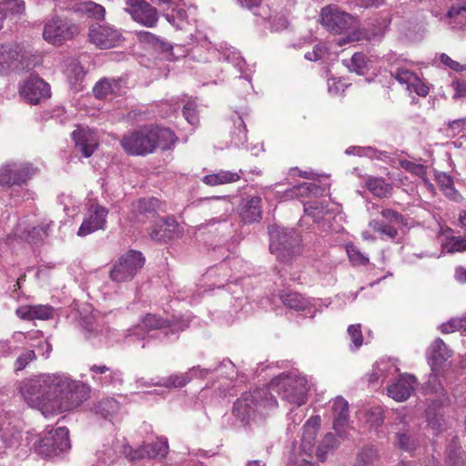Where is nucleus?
<instances>
[{
    "instance_id": "5",
    "label": "nucleus",
    "mask_w": 466,
    "mask_h": 466,
    "mask_svg": "<svg viewBox=\"0 0 466 466\" xmlns=\"http://www.w3.org/2000/svg\"><path fill=\"white\" fill-rule=\"evenodd\" d=\"M71 448L69 431L66 427H58L55 431H49L35 446L38 454L45 457L57 456Z\"/></svg>"
},
{
    "instance_id": "28",
    "label": "nucleus",
    "mask_w": 466,
    "mask_h": 466,
    "mask_svg": "<svg viewBox=\"0 0 466 466\" xmlns=\"http://www.w3.org/2000/svg\"><path fill=\"white\" fill-rule=\"evenodd\" d=\"M399 371L395 362L391 360H380L376 362L372 372L370 375V381L376 382L380 380H384L390 375H394Z\"/></svg>"
},
{
    "instance_id": "45",
    "label": "nucleus",
    "mask_w": 466,
    "mask_h": 466,
    "mask_svg": "<svg viewBox=\"0 0 466 466\" xmlns=\"http://www.w3.org/2000/svg\"><path fill=\"white\" fill-rule=\"evenodd\" d=\"M116 407V401L114 399L101 400L96 407V411L106 420H111Z\"/></svg>"
},
{
    "instance_id": "54",
    "label": "nucleus",
    "mask_w": 466,
    "mask_h": 466,
    "mask_svg": "<svg viewBox=\"0 0 466 466\" xmlns=\"http://www.w3.org/2000/svg\"><path fill=\"white\" fill-rule=\"evenodd\" d=\"M4 12L11 13L13 15H19L25 11V2L23 0H7L5 4Z\"/></svg>"
},
{
    "instance_id": "61",
    "label": "nucleus",
    "mask_w": 466,
    "mask_h": 466,
    "mask_svg": "<svg viewBox=\"0 0 466 466\" xmlns=\"http://www.w3.org/2000/svg\"><path fill=\"white\" fill-rule=\"evenodd\" d=\"M363 37V33L360 30L351 32L349 35L338 39V45L342 46L346 43L359 41Z\"/></svg>"
},
{
    "instance_id": "30",
    "label": "nucleus",
    "mask_w": 466,
    "mask_h": 466,
    "mask_svg": "<svg viewBox=\"0 0 466 466\" xmlns=\"http://www.w3.org/2000/svg\"><path fill=\"white\" fill-rule=\"evenodd\" d=\"M365 186L374 196L381 198L390 197L392 190V187L382 177H368Z\"/></svg>"
},
{
    "instance_id": "56",
    "label": "nucleus",
    "mask_w": 466,
    "mask_h": 466,
    "mask_svg": "<svg viewBox=\"0 0 466 466\" xmlns=\"http://www.w3.org/2000/svg\"><path fill=\"white\" fill-rule=\"evenodd\" d=\"M368 420L370 422L371 425L380 426L384 421L383 412L381 408L380 407H374L370 409L368 413Z\"/></svg>"
},
{
    "instance_id": "46",
    "label": "nucleus",
    "mask_w": 466,
    "mask_h": 466,
    "mask_svg": "<svg viewBox=\"0 0 466 466\" xmlns=\"http://www.w3.org/2000/svg\"><path fill=\"white\" fill-rule=\"evenodd\" d=\"M439 329L443 334L451 333L460 329L466 330V318H455L442 323Z\"/></svg>"
},
{
    "instance_id": "64",
    "label": "nucleus",
    "mask_w": 466,
    "mask_h": 466,
    "mask_svg": "<svg viewBox=\"0 0 466 466\" xmlns=\"http://www.w3.org/2000/svg\"><path fill=\"white\" fill-rule=\"evenodd\" d=\"M238 3L248 9H252L254 7H258L262 0H237Z\"/></svg>"
},
{
    "instance_id": "57",
    "label": "nucleus",
    "mask_w": 466,
    "mask_h": 466,
    "mask_svg": "<svg viewBox=\"0 0 466 466\" xmlns=\"http://www.w3.org/2000/svg\"><path fill=\"white\" fill-rule=\"evenodd\" d=\"M449 252H461L466 250V238H452L447 245Z\"/></svg>"
},
{
    "instance_id": "6",
    "label": "nucleus",
    "mask_w": 466,
    "mask_h": 466,
    "mask_svg": "<svg viewBox=\"0 0 466 466\" xmlns=\"http://www.w3.org/2000/svg\"><path fill=\"white\" fill-rule=\"evenodd\" d=\"M79 33L78 26L67 19L56 17L44 26L43 37L52 45H62Z\"/></svg>"
},
{
    "instance_id": "33",
    "label": "nucleus",
    "mask_w": 466,
    "mask_h": 466,
    "mask_svg": "<svg viewBox=\"0 0 466 466\" xmlns=\"http://www.w3.org/2000/svg\"><path fill=\"white\" fill-rule=\"evenodd\" d=\"M280 299L286 307L295 310H304L309 305L308 299L298 292H286Z\"/></svg>"
},
{
    "instance_id": "43",
    "label": "nucleus",
    "mask_w": 466,
    "mask_h": 466,
    "mask_svg": "<svg viewBox=\"0 0 466 466\" xmlns=\"http://www.w3.org/2000/svg\"><path fill=\"white\" fill-rule=\"evenodd\" d=\"M113 82L114 80L106 77L100 79L93 87L94 96L98 99L105 98L113 92Z\"/></svg>"
},
{
    "instance_id": "32",
    "label": "nucleus",
    "mask_w": 466,
    "mask_h": 466,
    "mask_svg": "<svg viewBox=\"0 0 466 466\" xmlns=\"http://www.w3.org/2000/svg\"><path fill=\"white\" fill-rule=\"evenodd\" d=\"M89 371L91 373L92 380L96 383L101 386L112 383L114 378L113 371L110 370V369L107 366L103 364H94L89 367Z\"/></svg>"
},
{
    "instance_id": "53",
    "label": "nucleus",
    "mask_w": 466,
    "mask_h": 466,
    "mask_svg": "<svg viewBox=\"0 0 466 466\" xmlns=\"http://www.w3.org/2000/svg\"><path fill=\"white\" fill-rule=\"evenodd\" d=\"M349 67L351 71H355L359 75L363 74L366 68L365 56L360 53H355L350 59V65Z\"/></svg>"
},
{
    "instance_id": "24",
    "label": "nucleus",
    "mask_w": 466,
    "mask_h": 466,
    "mask_svg": "<svg viewBox=\"0 0 466 466\" xmlns=\"http://www.w3.org/2000/svg\"><path fill=\"white\" fill-rule=\"evenodd\" d=\"M443 22L452 30L466 31V5H452L443 17Z\"/></svg>"
},
{
    "instance_id": "25",
    "label": "nucleus",
    "mask_w": 466,
    "mask_h": 466,
    "mask_svg": "<svg viewBox=\"0 0 466 466\" xmlns=\"http://www.w3.org/2000/svg\"><path fill=\"white\" fill-rule=\"evenodd\" d=\"M333 411V428L341 434V429L346 425L349 420V405L342 397H337L332 404Z\"/></svg>"
},
{
    "instance_id": "31",
    "label": "nucleus",
    "mask_w": 466,
    "mask_h": 466,
    "mask_svg": "<svg viewBox=\"0 0 466 466\" xmlns=\"http://www.w3.org/2000/svg\"><path fill=\"white\" fill-rule=\"evenodd\" d=\"M165 321L157 315L147 314L144 317L140 324L133 328V333L137 335L138 339H144L143 332L145 330L161 329Z\"/></svg>"
},
{
    "instance_id": "60",
    "label": "nucleus",
    "mask_w": 466,
    "mask_h": 466,
    "mask_svg": "<svg viewBox=\"0 0 466 466\" xmlns=\"http://www.w3.org/2000/svg\"><path fill=\"white\" fill-rule=\"evenodd\" d=\"M235 129L238 130L236 133L238 143L243 145L248 141L246 126L241 117H238V124L235 123Z\"/></svg>"
},
{
    "instance_id": "44",
    "label": "nucleus",
    "mask_w": 466,
    "mask_h": 466,
    "mask_svg": "<svg viewBox=\"0 0 466 466\" xmlns=\"http://www.w3.org/2000/svg\"><path fill=\"white\" fill-rule=\"evenodd\" d=\"M447 466H461L463 463L462 452L453 441L447 450Z\"/></svg>"
},
{
    "instance_id": "48",
    "label": "nucleus",
    "mask_w": 466,
    "mask_h": 466,
    "mask_svg": "<svg viewBox=\"0 0 466 466\" xmlns=\"http://www.w3.org/2000/svg\"><path fill=\"white\" fill-rule=\"evenodd\" d=\"M197 103L189 99L183 106V116L186 120L192 126H196L198 124V115L197 111Z\"/></svg>"
},
{
    "instance_id": "26",
    "label": "nucleus",
    "mask_w": 466,
    "mask_h": 466,
    "mask_svg": "<svg viewBox=\"0 0 466 466\" xmlns=\"http://www.w3.org/2000/svg\"><path fill=\"white\" fill-rule=\"evenodd\" d=\"M150 129L154 149L159 147L162 150H167L175 144L177 137L169 128L150 127Z\"/></svg>"
},
{
    "instance_id": "13",
    "label": "nucleus",
    "mask_w": 466,
    "mask_h": 466,
    "mask_svg": "<svg viewBox=\"0 0 466 466\" xmlns=\"http://www.w3.org/2000/svg\"><path fill=\"white\" fill-rule=\"evenodd\" d=\"M124 9L135 21L147 27L155 26L158 20L157 9L144 0H127Z\"/></svg>"
},
{
    "instance_id": "10",
    "label": "nucleus",
    "mask_w": 466,
    "mask_h": 466,
    "mask_svg": "<svg viewBox=\"0 0 466 466\" xmlns=\"http://www.w3.org/2000/svg\"><path fill=\"white\" fill-rule=\"evenodd\" d=\"M321 24L330 32L341 34L350 29L355 20L350 14L339 10L335 5H328L321 9Z\"/></svg>"
},
{
    "instance_id": "38",
    "label": "nucleus",
    "mask_w": 466,
    "mask_h": 466,
    "mask_svg": "<svg viewBox=\"0 0 466 466\" xmlns=\"http://www.w3.org/2000/svg\"><path fill=\"white\" fill-rule=\"evenodd\" d=\"M377 451L373 448H365L358 455L355 466H379Z\"/></svg>"
},
{
    "instance_id": "59",
    "label": "nucleus",
    "mask_w": 466,
    "mask_h": 466,
    "mask_svg": "<svg viewBox=\"0 0 466 466\" xmlns=\"http://www.w3.org/2000/svg\"><path fill=\"white\" fill-rule=\"evenodd\" d=\"M447 126L453 135L460 134L466 129V117L449 121Z\"/></svg>"
},
{
    "instance_id": "4",
    "label": "nucleus",
    "mask_w": 466,
    "mask_h": 466,
    "mask_svg": "<svg viewBox=\"0 0 466 466\" xmlns=\"http://www.w3.org/2000/svg\"><path fill=\"white\" fill-rule=\"evenodd\" d=\"M270 238L269 249L279 260L289 261L300 253V237L293 229L272 225L268 228Z\"/></svg>"
},
{
    "instance_id": "21",
    "label": "nucleus",
    "mask_w": 466,
    "mask_h": 466,
    "mask_svg": "<svg viewBox=\"0 0 466 466\" xmlns=\"http://www.w3.org/2000/svg\"><path fill=\"white\" fill-rule=\"evenodd\" d=\"M208 373V370L193 367L188 372L172 374L167 378L161 379L158 382L154 383V385L166 388H182L191 380L193 376L205 377Z\"/></svg>"
},
{
    "instance_id": "62",
    "label": "nucleus",
    "mask_w": 466,
    "mask_h": 466,
    "mask_svg": "<svg viewBox=\"0 0 466 466\" xmlns=\"http://www.w3.org/2000/svg\"><path fill=\"white\" fill-rule=\"evenodd\" d=\"M440 60L442 64H444L445 66H447L448 67H450L451 69L452 70H455V71H460L461 70V66L460 65V63H458L457 61H454L452 60L448 55L446 54H441L440 56Z\"/></svg>"
},
{
    "instance_id": "12",
    "label": "nucleus",
    "mask_w": 466,
    "mask_h": 466,
    "mask_svg": "<svg viewBox=\"0 0 466 466\" xmlns=\"http://www.w3.org/2000/svg\"><path fill=\"white\" fill-rule=\"evenodd\" d=\"M167 451L168 444L166 439H158L152 443L143 444L137 450L129 445H123L122 449V453L131 461L146 458H163Z\"/></svg>"
},
{
    "instance_id": "23",
    "label": "nucleus",
    "mask_w": 466,
    "mask_h": 466,
    "mask_svg": "<svg viewBox=\"0 0 466 466\" xmlns=\"http://www.w3.org/2000/svg\"><path fill=\"white\" fill-rule=\"evenodd\" d=\"M54 309L49 305L23 306L17 309V316L25 320L49 319L53 317Z\"/></svg>"
},
{
    "instance_id": "42",
    "label": "nucleus",
    "mask_w": 466,
    "mask_h": 466,
    "mask_svg": "<svg viewBox=\"0 0 466 466\" xmlns=\"http://www.w3.org/2000/svg\"><path fill=\"white\" fill-rule=\"evenodd\" d=\"M138 38L141 42L151 45L154 47H159L163 51H167L171 48L168 43L161 41L157 35L148 31H140Z\"/></svg>"
},
{
    "instance_id": "34",
    "label": "nucleus",
    "mask_w": 466,
    "mask_h": 466,
    "mask_svg": "<svg viewBox=\"0 0 466 466\" xmlns=\"http://www.w3.org/2000/svg\"><path fill=\"white\" fill-rule=\"evenodd\" d=\"M370 227L373 231L379 233L380 238L384 240H395L399 235L398 229L395 225L387 224L380 220H372Z\"/></svg>"
},
{
    "instance_id": "37",
    "label": "nucleus",
    "mask_w": 466,
    "mask_h": 466,
    "mask_svg": "<svg viewBox=\"0 0 466 466\" xmlns=\"http://www.w3.org/2000/svg\"><path fill=\"white\" fill-rule=\"evenodd\" d=\"M53 226V222L49 221L41 226L33 227L26 232V240L33 243L42 241L45 238L48 237L50 228Z\"/></svg>"
},
{
    "instance_id": "50",
    "label": "nucleus",
    "mask_w": 466,
    "mask_h": 466,
    "mask_svg": "<svg viewBox=\"0 0 466 466\" xmlns=\"http://www.w3.org/2000/svg\"><path fill=\"white\" fill-rule=\"evenodd\" d=\"M36 359L33 350H25L15 361V370H23L30 362Z\"/></svg>"
},
{
    "instance_id": "1",
    "label": "nucleus",
    "mask_w": 466,
    "mask_h": 466,
    "mask_svg": "<svg viewBox=\"0 0 466 466\" xmlns=\"http://www.w3.org/2000/svg\"><path fill=\"white\" fill-rule=\"evenodd\" d=\"M25 401L50 416L74 410L89 397L90 388L63 372L41 374L23 383Z\"/></svg>"
},
{
    "instance_id": "40",
    "label": "nucleus",
    "mask_w": 466,
    "mask_h": 466,
    "mask_svg": "<svg viewBox=\"0 0 466 466\" xmlns=\"http://www.w3.org/2000/svg\"><path fill=\"white\" fill-rule=\"evenodd\" d=\"M79 10L88 17L96 20L103 19L106 13L104 6L94 2H86L81 4Z\"/></svg>"
},
{
    "instance_id": "17",
    "label": "nucleus",
    "mask_w": 466,
    "mask_h": 466,
    "mask_svg": "<svg viewBox=\"0 0 466 466\" xmlns=\"http://www.w3.org/2000/svg\"><path fill=\"white\" fill-rule=\"evenodd\" d=\"M106 215L107 210L105 208L98 205L91 206L87 216L78 229L77 235L80 237H85L97 229L103 228L106 223Z\"/></svg>"
},
{
    "instance_id": "36",
    "label": "nucleus",
    "mask_w": 466,
    "mask_h": 466,
    "mask_svg": "<svg viewBox=\"0 0 466 466\" xmlns=\"http://www.w3.org/2000/svg\"><path fill=\"white\" fill-rule=\"evenodd\" d=\"M400 166L406 171L420 177H422L429 188L433 187L432 184L430 183V181L427 178H425V176L427 174V167L424 165L405 159L400 161Z\"/></svg>"
},
{
    "instance_id": "7",
    "label": "nucleus",
    "mask_w": 466,
    "mask_h": 466,
    "mask_svg": "<svg viewBox=\"0 0 466 466\" xmlns=\"http://www.w3.org/2000/svg\"><path fill=\"white\" fill-rule=\"evenodd\" d=\"M28 58L29 54L17 44L0 45V74L27 68Z\"/></svg>"
},
{
    "instance_id": "58",
    "label": "nucleus",
    "mask_w": 466,
    "mask_h": 466,
    "mask_svg": "<svg viewBox=\"0 0 466 466\" xmlns=\"http://www.w3.org/2000/svg\"><path fill=\"white\" fill-rule=\"evenodd\" d=\"M397 444L403 451H411L415 447L414 441L406 433H399L397 435Z\"/></svg>"
},
{
    "instance_id": "22",
    "label": "nucleus",
    "mask_w": 466,
    "mask_h": 466,
    "mask_svg": "<svg viewBox=\"0 0 466 466\" xmlns=\"http://www.w3.org/2000/svg\"><path fill=\"white\" fill-rule=\"evenodd\" d=\"M321 419L319 415L310 417L303 426L301 438V449L310 454L315 447L317 434L320 427Z\"/></svg>"
},
{
    "instance_id": "49",
    "label": "nucleus",
    "mask_w": 466,
    "mask_h": 466,
    "mask_svg": "<svg viewBox=\"0 0 466 466\" xmlns=\"http://www.w3.org/2000/svg\"><path fill=\"white\" fill-rule=\"evenodd\" d=\"M159 208V200L156 198H143L137 202V211L141 214H154Z\"/></svg>"
},
{
    "instance_id": "14",
    "label": "nucleus",
    "mask_w": 466,
    "mask_h": 466,
    "mask_svg": "<svg viewBox=\"0 0 466 466\" xmlns=\"http://www.w3.org/2000/svg\"><path fill=\"white\" fill-rule=\"evenodd\" d=\"M34 173V167L28 163L7 164L0 169V185H20L26 182Z\"/></svg>"
},
{
    "instance_id": "55",
    "label": "nucleus",
    "mask_w": 466,
    "mask_h": 466,
    "mask_svg": "<svg viewBox=\"0 0 466 466\" xmlns=\"http://www.w3.org/2000/svg\"><path fill=\"white\" fill-rule=\"evenodd\" d=\"M327 52L328 48L324 44H318L314 46L311 52L305 54V58L309 61H318L323 58Z\"/></svg>"
},
{
    "instance_id": "11",
    "label": "nucleus",
    "mask_w": 466,
    "mask_h": 466,
    "mask_svg": "<svg viewBox=\"0 0 466 466\" xmlns=\"http://www.w3.org/2000/svg\"><path fill=\"white\" fill-rule=\"evenodd\" d=\"M19 94L27 103L37 105L51 96V89L42 78L30 76L20 85Z\"/></svg>"
},
{
    "instance_id": "29",
    "label": "nucleus",
    "mask_w": 466,
    "mask_h": 466,
    "mask_svg": "<svg viewBox=\"0 0 466 466\" xmlns=\"http://www.w3.org/2000/svg\"><path fill=\"white\" fill-rule=\"evenodd\" d=\"M242 174L243 171L241 169H239L238 172L220 170L217 173L205 176L202 180L206 185L214 187L236 182L240 179Z\"/></svg>"
},
{
    "instance_id": "16",
    "label": "nucleus",
    "mask_w": 466,
    "mask_h": 466,
    "mask_svg": "<svg viewBox=\"0 0 466 466\" xmlns=\"http://www.w3.org/2000/svg\"><path fill=\"white\" fill-rule=\"evenodd\" d=\"M391 76L409 92H414L420 96L425 97L430 91L429 86L414 72L406 68H397L391 72Z\"/></svg>"
},
{
    "instance_id": "8",
    "label": "nucleus",
    "mask_w": 466,
    "mask_h": 466,
    "mask_svg": "<svg viewBox=\"0 0 466 466\" xmlns=\"http://www.w3.org/2000/svg\"><path fill=\"white\" fill-rule=\"evenodd\" d=\"M451 356L444 341L438 338L434 339L428 350V361L431 367L432 373L429 377L428 385L435 392L441 391L443 389L439 381L436 371Z\"/></svg>"
},
{
    "instance_id": "20",
    "label": "nucleus",
    "mask_w": 466,
    "mask_h": 466,
    "mask_svg": "<svg viewBox=\"0 0 466 466\" xmlns=\"http://www.w3.org/2000/svg\"><path fill=\"white\" fill-rule=\"evenodd\" d=\"M416 379L412 375H400L396 382L388 387V395L397 401L406 400L414 390Z\"/></svg>"
},
{
    "instance_id": "15",
    "label": "nucleus",
    "mask_w": 466,
    "mask_h": 466,
    "mask_svg": "<svg viewBox=\"0 0 466 466\" xmlns=\"http://www.w3.org/2000/svg\"><path fill=\"white\" fill-rule=\"evenodd\" d=\"M145 258L141 252L129 250L118 261V282L131 280L143 267Z\"/></svg>"
},
{
    "instance_id": "27",
    "label": "nucleus",
    "mask_w": 466,
    "mask_h": 466,
    "mask_svg": "<svg viewBox=\"0 0 466 466\" xmlns=\"http://www.w3.org/2000/svg\"><path fill=\"white\" fill-rule=\"evenodd\" d=\"M261 214V198L254 196L245 201L241 210V217L245 223L258 221Z\"/></svg>"
},
{
    "instance_id": "41",
    "label": "nucleus",
    "mask_w": 466,
    "mask_h": 466,
    "mask_svg": "<svg viewBox=\"0 0 466 466\" xmlns=\"http://www.w3.org/2000/svg\"><path fill=\"white\" fill-rule=\"evenodd\" d=\"M168 227H170V225L167 222L155 225L149 232L150 238L158 242H165L171 238L172 232Z\"/></svg>"
},
{
    "instance_id": "35",
    "label": "nucleus",
    "mask_w": 466,
    "mask_h": 466,
    "mask_svg": "<svg viewBox=\"0 0 466 466\" xmlns=\"http://www.w3.org/2000/svg\"><path fill=\"white\" fill-rule=\"evenodd\" d=\"M337 446V439L331 432L327 433L317 448V457L319 461H324L329 451Z\"/></svg>"
},
{
    "instance_id": "18",
    "label": "nucleus",
    "mask_w": 466,
    "mask_h": 466,
    "mask_svg": "<svg viewBox=\"0 0 466 466\" xmlns=\"http://www.w3.org/2000/svg\"><path fill=\"white\" fill-rule=\"evenodd\" d=\"M88 36L90 41L101 49L115 46L116 41L115 30L99 24L90 25Z\"/></svg>"
},
{
    "instance_id": "9",
    "label": "nucleus",
    "mask_w": 466,
    "mask_h": 466,
    "mask_svg": "<svg viewBox=\"0 0 466 466\" xmlns=\"http://www.w3.org/2000/svg\"><path fill=\"white\" fill-rule=\"evenodd\" d=\"M121 145L123 148L131 155H147L155 150L151 129L147 127L125 136L121 141Z\"/></svg>"
},
{
    "instance_id": "63",
    "label": "nucleus",
    "mask_w": 466,
    "mask_h": 466,
    "mask_svg": "<svg viewBox=\"0 0 466 466\" xmlns=\"http://www.w3.org/2000/svg\"><path fill=\"white\" fill-rule=\"evenodd\" d=\"M83 329L86 339H91L97 334L96 324L92 321H86Z\"/></svg>"
},
{
    "instance_id": "47",
    "label": "nucleus",
    "mask_w": 466,
    "mask_h": 466,
    "mask_svg": "<svg viewBox=\"0 0 466 466\" xmlns=\"http://www.w3.org/2000/svg\"><path fill=\"white\" fill-rule=\"evenodd\" d=\"M348 336L351 340L350 348L354 350L360 349L363 344V335L360 324H352L348 327Z\"/></svg>"
},
{
    "instance_id": "2",
    "label": "nucleus",
    "mask_w": 466,
    "mask_h": 466,
    "mask_svg": "<svg viewBox=\"0 0 466 466\" xmlns=\"http://www.w3.org/2000/svg\"><path fill=\"white\" fill-rule=\"evenodd\" d=\"M278 407V402L268 389H257L245 392L233 406V413L240 420H248L256 414L265 417Z\"/></svg>"
},
{
    "instance_id": "52",
    "label": "nucleus",
    "mask_w": 466,
    "mask_h": 466,
    "mask_svg": "<svg viewBox=\"0 0 466 466\" xmlns=\"http://www.w3.org/2000/svg\"><path fill=\"white\" fill-rule=\"evenodd\" d=\"M380 215L389 222L395 226L406 225L404 217L396 210L383 208Z\"/></svg>"
},
{
    "instance_id": "19",
    "label": "nucleus",
    "mask_w": 466,
    "mask_h": 466,
    "mask_svg": "<svg viewBox=\"0 0 466 466\" xmlns=\"http://www.w3.org/2000/svg\"><path fill=\"white\" fill-rule=\"evenodd\" d=\"M72 138L75 141L76 147L85 157L92 156L98 146L96 134L84 128L75 130L72 133Z\"/></svg>"
},
{
    "instance_id": "39",
    "label": "nucleus",
    "mask_w": 466,
    "mask_h": 466,
    "mask_svg": "<svg viewBox=\"0 0 466 466\" xmlns=\"http://www.w3.org/2000/svg\"><path fill=\"white\" fill-rule=\"evenodd\" d=\"M436 180L443 193L451 199H456L458 191L453 187V180L451 176L445 173H440L436 176Z\"/></svg>"
},
{
    "instance_id": "51",
    "label": "nucleus",
    "mask_w": 466,
    "mask_h": 466,
    "mask_svg": "<svg viewBox=\"0 0 466 466\" xmlns=\"http://www.w3.org/2000/svg\"><path fill=\"white\" fill-rule=\"evenodd\" d=\"M346 250L350 260L354 265H366L369 262V258L356 246L352 244L347 245Z\"/></svg>"
},
{
    "instance_id": "3",
    "label": "nucleus",
    "mask_w": 466,
    "mask_h": 466,
    "mask_svg": "<svg viewBox=\"0 0 466 466\" xmlns=\"http://www.w3.org/2000/svg\"><path fill=\"white\" fill-rule=\"evenodd\" d=\"M269 388L290 404L301 406L307 401L308 380L297 371L279 374L270 381Z\"/></svg>"
}]
</instances>
